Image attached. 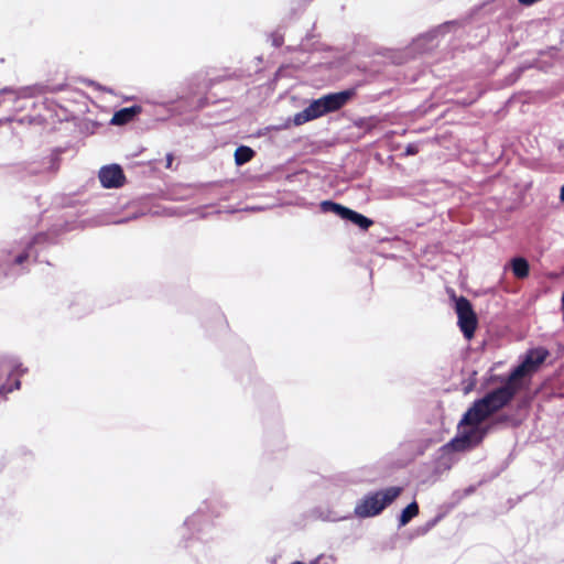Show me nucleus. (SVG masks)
<instances>
[{
  "mask_svg": "<svg viewBox=\"0 0 564 564\" xmlns=\"http://www.w3.org/2000/svg\"><path fill=\"white\" fill-rule=\"evenodd\" d=\"M520 389L507 377L501 386L477 399L463 415L458 434L443 446L444 449L464 452L476 447L487 434L481 423L495 412L507 405Z\"/></svg>",
  "mask_w": 564,
  "mask_h": 564,
  "instance_id": "obj_1",
  "label": "nucleus"
},
{
  "mask_svg": "<svg viewBox=\"0 0 564 564\" xmlns=\"http://www.w3.org/2000/svg\"><path fill=\"white\" fill-rule=\"evenodd\" d=\"M215 84V79L208 78L205 72L194 74L185 82L183 95L178 97V110H198L206 106V94Z\"/></svg>",
  "mask_w": 564,
  "mask_h": 564,
  "instance_id": "obj_2",
  "label": "nucleus"
},
{
  "mask_svg": "<svg viewBox=\"0 0 564 564\" xmlns=\"http://www.w3.org/2000/svg\"><path fill=\"white\" fill-rule=\"evenodd\" d=\"M401 487H388L365 495L355 506L354 513L357 518L366 519L380 514L401 494Z\"/></svg>",
  "mask_w": 564,
  "mask_h": 564,
  "instance_id": "obj_3",
  "label": "nucleus"
},
{
  "mask_svg": "<svg viewBox=\"0 0 564 564\" xmlns=\"http://www.w3.org/2000/svg\"><path fill=\"white\" fill-rule=\"evenodd\" d=\"M549 355L550 351L542 346L528 349L508 378L521 390L525 386V380L539 370Z\"/></svg>",
  "mask_w": 564,
  "mask_h": 564,
  "instance_id": "obj_4",
  "label": "nucleus"
},
{
  "mask_svg": "<svg viewBox=\"0 0 564 564\" xmlns=\"http://www.w3.org/2000/svg\"><path fill=\"white\" fill-rule=\"evenodd\" d=\"M210 506H200L191 517H188L183 524V528L188 531L186 539H196L199 541H207L214 529V522L210 516H207V509Z\"/></svg>",
  "mask_w": 564,
  "mask_h": 564,
  "instance_id": "obj_5",
  "label": "nucleus"
},
{
  "mask_svg": "<svg viewBox=\"0 0 564 564\" xmlns=\"http://www.w3.org/2000/svg\"><path fill=\"white\" fill-rule=\"evenodd\" d=\"M455 311L460 332L466 339H471L477 327V316L471 303L466 297L460 296L455 301Z\"/></svg>",
  "mask_w": 564,
  "mask_h": 564,
  "instance_id": "obj_6",
  "label": "nucleus"
},
{
  "mask_svg": "<svg viewBox=\"0 0 564 564\" xmlns=\"http://www.w3.org/2000/svg\"><path fill=\"white\" fill-rule=\"evenodd\" d=\"M25 372L18 360H7L0 364V378L7 376L8 379L4 383L0 384V393L6 394L12 392L20 387L19 377Z\"/></svg>",
  "mask_w": 564,
  "mask_h": 564,
  "instance_id": "obj_7",
  "label": "nucleus"
},
{
  "mask_svg": "<svg viewBox=\"0 0 564 564\" xmlns=\"http://www.w3.org/2000/svg\"><path fill=\"white\" fill-rule=\"evenodd\" d=\"M356 94L355 88L337 93H329L321 97L325 112H334L341 109Z\"/></svg>",
  "mask_w": 564,
  "mask_h": 564,
  "instance_id": "obj_8",
  "label": "nucleus"
},
{
  "mask_svg": "<svg viewBox=\"0 0 564 564\" xmlns=\"http://www.w3.org/2000/svg\"><path fill=\"white\" fill-rule=\"evenodd\" d=\"M98 177L105 188H118L124 183L122 169L117 164L102 166Z\"/></svg>",
  "mask_w": 564,
  "mask_h": 564,
  "instance_id": "obj_9",
  "label": "nucleus"
},
{
  "mask_svg": "<svg viewBox=\"0 0 564 564\" xmlns=\"http://www.w3.org/2000/svg\"><path fill=\"white\" fill-rule=\"evenodd\" d=\"M324 115H326V112L319 97L311 101V104L302 111L295 113L293 118V123L295 126H301L305 122L317 119Z\"/></svg>",
  "mask_w": 564,
  "mask_h": 564,
  "instance_id": "obj_10",
  "label": "nucleus"
},
{
  "mask_svg": "<svg viewBox=\"0 0 564 564\" xmlns=\"http://www.w3.org/2000/svg\"><path fill=\"white\" fill-rule=\"evenodd\" d=\"M343 220L349 221L362 230H367L373 224L372 219L349 207Z\"/></svg>",
  "mask_w": 564,
  "mask_h": 564,
  "instance_id": "obj_11",
  "label": "nucleus"
},
{
  "mask_svg": "<svg viewBox=\"0 0 564 564\" xmlns=\"http://www.w3.org/2000/svg\"><path fill=\"white\" fill-rule=\"evenodd\" d=\"M140 111L139 107L122 108L115 112L110 122L115 126H122L130 122L135 115Z\"/></svg>",
  "mask_w": 564,
  "mask_h": 564,
  "instance_id": "obj_12",
  "label": "nucleus"
},
{
  "mask_svg": "<svg viewBox=\"0 0 564 564\" xmlns=\"http://www.w3.org/2000/svg\"><path fill=\"white\" fill-rule=\"evenodd\" d=\"M319 210L323 214H334V215L338 216L340 219H344L345 214L348 210V207H346L339 203H336L332 199H326V200H322L319 203Z\"/></svg>",
  "mask_w": 564,
  "mask_h": 564,
  "instance_id": "obj_13",
  "label": "nucleus"
},
{
  "mask_svg": "<svg viewBox=\"0 0 564 564\" xmlns=\"http://www.w3.org/2000/svg\"><path fill=\"white\" fill-rule=\"evenodd\" d=\"M512 273L518 279H524L530 273V264L523 257H516L510 262Z\"/></svg>",
  "mask_w": 564,
  "mask_h": 564,
  "instance_id": "obj_14",
  "label": "nucleus"
},
{
  "mask_svg": "<svg viewBox=\"0 0 564 564\" xmlns=\"http://www.w3.org/2000/svg\"><path fill=\"white\" fill-rule=\"evenodd\" d=\"M417 514L419 505L416 501H412L401 511L399 517V528L406 525Z\"/></svg>",
  "mask_w": 564,
  "mask_h": 564,
  "instance_id": "obj_15",
  "label": "nucleus"
},
{
  "mask_svg": "<svg viewBox=\"0 0 564 564\" xmlns=\"http://www.w3.org/2000/svg\"><path fill=\"white\" fill-rule=\"evenodd\" d=\"M254 151L247 147V145H240L235 151V162L238 166H241L246 163H248L253 156Z\"/></svg>",
  "mask_w": 564,
  "mask_h": 564,
  "instance_id": "obj_16",
  "label": "nucleus"
},
{
  "mask_svg": "<svg viewBox=\"0 0 564 564\" xmlns=\"http://www.w3.org/2000/svg\"><path fill=\"white\" fill-rule=\"evenodd\" d=\"M458 23L456 21H447L441 25H438L437 28H435L434 30H432L429 35L431 37H436L438 35H444L445 33L449 32V30L452 28H455L457 26Z\"/></svg>",
  "mask_w": 564,
  "mask_h": 564,
  "instance_id": "obj_17",
  "label": "nucleus"
},
{
  "mask_svg": "<svg viewBox=\"0 0 564 564\" xmlns=\"http://www.w3.org/2000/svg\"><path fill=\"white\" fill-rule=\"evenodd\" d=\"M202 506H210L209 509H207V516L212 517V520L214 521L216 518L220 517L223 513V506L218 503L217 501L210 500L205 501Z\"/></svg>",
  "mask_w": 564,
  "mask_h": 564,
  "instance_id": "obj_18",
  "label": "nucleus"
},
{
  "mask_svg": "<svg viewBox=\"0 0 564 564\" xmlns=\"http://www.w3.org/2000/svg\"><path fill=\"white\" fill-rule=\"evenodd\" d=\"M313 514L316 517V518H319L324 521H332V522H335V521H339V520H343L345 519V517H338L336 516L333 511L330 510H326V511H323L322 509H315L313 511Z\"/></svg>",
  "mask_w": 564,
  "mask_h": 564,
  "instance_id": "obj_19",
  "label": "nucleus"
},
{
  "mask_svg": "<svg viewBox=\"0 0 564 564\" xmlns=\"http://www.w3.org/2000/svg\"><path fill=\"white\" fill-rule=\"evenodd\" d=\"M355 126L359 129L364 130L365 132H368L372 129L373 124L370 118H359L356 120Z\"/></svg>",
  "mask_w": 564,
  "mask_h": 564,
  "instance_id": "obj_20",
  "label": "nucleus"
},
{
  "mask_svg": "<svg viewBox=\"0 0 564 564\" xmlns=\"http://www.w3.org/2000/svg\"><path fill=\"white\" fill-rule=\"evenodd\" d=\"M272 45L276 48L281 47L284 42V37L281 33L274 32L271 34Z\"/></svg>",
  "mask_w": 564,
  "mask_h": 564,
  "instance_id": "obj_21",
  "label": "nucleus"
},
{
  "mask_svg": "<svg viewBox=\"0 0 564 564\" xmlns=\"http://www.w3.org/2000/svg\"><path fill=\"white\" fill-rule=\"evenodd\" d=\"M419 151V147L416 144L410 143L405 148V154L406 155H414Z\"/></svg>",
  "mask_w": 564,
  "mask_h": 564,
  "instance_id": "obj_22",
  "label": "nucleus"
},
{
  "mask_svg": "<svg viewBox=\"0 0 564 564\" xmlns=\"http://www.w3.org/2000/svg\"><path fill=\"white\" fill-rule=\"evenodd\" d=\"M441 518H442L441 516H437L434 519L426 522V524L424 527V532H427L429 530H431L441 520Z\"/></svg>",
  "mask_w": 564,
  "mask_h": 564,
  "instance_id": "obj_23",
  "label": "nucleus"
},
{
  "mask_svg": "<svg viewBox=\"0 0 564 564\" xmlns=\"http://www.w3.org/2000/svg\"><path fill=\"white\" fill-rule=\"evenodd\" d=\"M28 258H29V254L26 252H23L15 258V263L22 264Z\"/></svg>",
  "mask_w": 564,
  "mask_h": 564,
  "instance_id": "obj_24",
  "label": "nucleus"
},
{
  "mask_svg": "<svg viewBox=\"0 0 564 564\" xmlns=\"http://www.w3.org/2000/svg\"><path fill=\"white\" fill-rule=\"evenodd\" d=\"M173 160H174L173 154L170 153L166 155V166L167 167H171Z\"/></svg>",
  "mask_w": 564,
  "mask_h": 564,
  "instance_id": "obj_25",
  "label": "nucleus"
},
{
  "mask_svg": "<svg viewBox=\"0 0 564 564\" xmlns=\"http://www.w3.org/2000/svg\"><path fill=\"white\" fill-rule=\"evenodd\" d=\"M560 200L562 203H564V185L561 187V192H560Z\"/></svg>",
  "mask_w": 564,
  "mask_h": 564,
  "instance_id": "obj_26",
  "label": "nucleus"
},
{
  "mask_svg": "<svg viewBox=\"0 0 564 564\" xmlns=\"http://www.w3.org/2000/svg\"><path fill=\"white\" fill-rule=\"evenodd\" d=\"M323 557V555L317 556L313 561L310 562V564H318L319 560Z\"/></svg>",
  "mask_w": 564,
  "mask_h": 564,
  "instance_id": "obj_27",
  "label": "nucleus"
},
{
  "mask_svg": "<svg viewBox=\"0 0 564 564\" xmlns=\"http://www.w3.org/2000/svg\"><path fill=\"white\" fill-rule=\"evenodd\" d=\"M271 129L276 130V129H278V127H265V129H264V130H265V131H268V130H271Z\"/></svg>",
  "mask_w": 564,
  "mask_h": 564,
  "instance_id": "obj_28",
  "label": "nucleus"
},
{
  "mask_svg": "<svg viewBox=\"0 0 564 564\" xmlns=\"http://www.w3.org/2000/svg\"><path fill=\"white\" fill-rule=\"evenodd\" d=\"M291 564H305V563H304V562H302V561H295V562H293V563H291Z\"/></svg>",
  "mask_w": 564,
  "mask_h": 564,
  "instance_id": "obj_29",
  "label": "nucleus"
},
{
  "mask_svg": "<svg viewBox=\"0 0 564 564\" xmlns=\"http://www.w3.org/2000/svg\"><path fill=\"white\" fill-rule=\"evenodd\" d=\"M260 207H252L251 210H260Z\"/></svg>",
  "mask_w": 564,
  "mask_h": 564,
  "instance_id": "obj_30",
  "label": "nucleus"
}]
</instances>
